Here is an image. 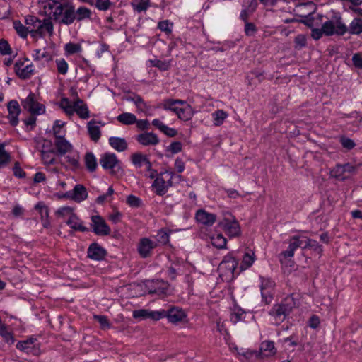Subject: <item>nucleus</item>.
Returning a JSON list of instances; mask_svg holds the SVG:
<instances>
[{
  "mask_svg": "<svg viewBox=\"0 0 362 362\" xmlns=\"http://www.w3.org/2000/svg\"><path fill=\"white\" fill-rule=\"evenodd\" d=\"M85 164L90 172H93L97 168V161L93 153L88 152L85 155Z\"/></svg>",
  "mask_w": 362,
  "mask_h": 362,
  "instance_id": "obj_38",
  "label": "nucleus"
},
{
  "mask_svg": "<svg viewBox=\"0 0 362 362\" xmlns=\"http://www.w3.org/2000/svg\"><path fill=\"white\" fill-rule=\"evenodd\" d=\"M186 316L185 311L177 307H172L168 310L165 311V317L168 318V321L172 323L181 322Z\"/></svg>",
  "mask_w": 362,
  "mask_h": 362,
  "instance_id": "obj_17",
  "label": "nucleus"
},
{
  "mask_svg": "<svg viewBox=\"0 0 362 362\" xmlns=\"http://www.w3.org/2000/svg\"><path fill=\"white\" fill-rule=\"evenodd\" d=\"M357 170V166L349 163L345 164H337L330 171V177H334L339 181H344L350 175L354 174Z\"/></svg>",
  "mask_w": 362,
  "mask_h": 362,
  "instance_id": "obj_7",
  "label": "nucleus"
},
{
  "mask_svg": "<svg viewBox=\"0 0 362 362\" xmlns=\"http://www.w3.org/2000/svg\"><path fill=\"white\" fill-rule=\"evenodd\" d=\"M55 152L59 156H64L67 153L71 151L73 146L66 139L65 136L63 138L54 139Z\"/></svg>",
  "mask_w": 362,
  "mask_h": 362,
  "instance_id": "obj_16",
  "label": "nucleus"
},
{
  "mask_svg": "<svg viewBox=\"0 0 362 362\" xmlns=\"http://www.w3.org/2000/svg\"><path fill=\"white\" fill-rule=\"evenodd\" d=\"M74 112L80 118L83 119H88L90 117L88 106L79 98L74 101Z\"/></svg>",
  "mask_w": 362,
  "mask_h": 362,
  "instance_id": "obj_24",
  "label": "nucleus"
},
{
  "mask_svg": "<svg viewBox=\"0 0 362 362\" xmlns=\"http://www.w3.org/2000/svg\"><path fill=\"white\" fill-rule=\"evenodd\" d=\"M13 25L16 32L21 37H27L28 33H30L29 28L23 25L20 21H14Z\"/></svg>",
  "mask_w": 362,
  "mask_h": 362,
  "instance_id": "obj_39",
  "label": "nucleus"
},
{
  "mask_svg": "<svg viewBox=\"0 0 362 362\" xmlns=\"http://www.w3.org/2000/svg\"><path fill=\"white\" fill-rule=\"evenodd\" d=\"M149 310L145 309L136 310L133 312V317L136 319L148 318Z\"/></svg>",
  "mask_w": 362,
  "mask_h": 362,
  "instance_id": "obj_63",
  "label": "nucleus"
},
{
  "mask_svg": "<svg viewBox=\"0 0 362 362\" xmlns=\"http://www.w3.org/2000/svg\"><path fill=\"white\" fill-rule=\"evenodd\" d=\"M117 119L124 125L133 124L136 122V117L129 112H124L117 116Z\"/></svg>",
  "mask_w": 362,
  "mask_h": 362,
  "instance_id": "obj_36",
  "label": "nucleus"
},
{
  "mask_svg": "<svg viewBox=\"0 0 362 362\" xmlns=\"http://www.w3.org/2000/svg\"><path fill=\"white\" fill-rule=\"evenodd\" d=\"M95 319L100 325L102 329H108L110 327V323L107 317L105 315H94Z\"/></svg>",
  "mask_w": 362,
  "mask_h": 362,
  "instance_id": "obj_60",
  "label": "nucleus"
},
{
  "mask_svg": "<svg viewBox=\"0 0 362 362\" xmlns=\"http://www.w3.org/2000/svg\"><path fill=\"white\" fill-rule=\"evenodd\" d=\"M135 105L139 112L147 113L151 110V106L141 97L136 98Z\"/></svg>",
  "mask_w": 362,
  "mask_h": 362,
  "instance_id": "obj_49",
  "label": "nucleus"
},
{
  "mask_svg": "<svg viewBox=\"0 0 362 362\" xmlns=\"http://www.w3.org/2000/svg\"><path fill=\"white\" fill-rule=\"evenodd\" d=\"M91 15V11L86 6H80L77 9H75V7L74 6L73 23L75 21L81 22L87 19H90Z\"/></svg>",
  "mask_w": 362,
  "mask_h": 362,
  "instance_id": "obj_22",
  "label": "nucleus"
},
{
  "mask_svg": "<svg viewBox=\"0 0 362 362\" xmlns=\"http://www.w3.org/2000/svg\"><path fill=\"white\" fill-rule=\"evenodd\" d=\"M26 62H28V59H25L24 61L18 60L14 65V71L16 75L22 79L30 78L34 73L33 64H25Z\"/></svg>",
  "mask_w": 362,
  "mask_h": 362,
  "instance_id": "obj_12",
  "label": "nucleus"
},
{
  "mask_svg": "<svg viewBox=\"0 0 362 362\" xmlns=\"http://www.w3.org/2000/svg\"><path fill=\"white\" fill-rule=\"evenodd\" d=\"M186 102L178 99H166L161 104L162 107L165 110H170L177 115L179 109V105H185Z\"/></svg>",
  "mask_w": 362,
  "mask_h": 362,
  "instance_id": "obj_25",
  "label": "nucleus"
},
{
  "mask_svg": "<svg viewBox=\"0 0 362 362\" xmlns=\"http://www.w3.org/2000/svg\"><path fill=\"white\" fill-rule=\"evenodd\" d=\"M33 58L35 61L44 60L46 62H49L52 60V55L45 48L37 49L34 50Z\"/></svg>",
  "mask_w": 362,
  "mask_h": 362,
  "instance_id": "obj_32",
  "label": "nucleus"
},
{
  "mask_svg": "<svg viewBox=\"0 0 362 362\" xmlns=\"http://www.w3.org/2000/svg\"><path fill=\"white\" fill-rule=\"evenodd\" d=\"M25 23L28 25L30 33L33 36L37 34L42 37L46 32L50 36L53 35V23L49 18L41 21L35 16H28L25 18Z\"/></svg>",
  "mask_w": 362,
  "mask_h": 362,
  "instance_id": "obj_4",
  "label": "nucleus"
},
{
  "mask_svg": "<svg viewBox=\"0 0 362 362\" xmlns=\"http://www.w3.org/2000/svg\"><path fill=\"white\" fill-rule=\"evenodd\" d=\"M295 48L296 49H301L306 46L307 40L304 35H298L294 39Z\"/></svg>",
  "mask_w": 362,
  "mask_h": 362,
  "instance_id": "obj_55",
  "label": "nucleus"
},
{
  "mask_svg": "<svg viewBox=\"0 0 362 362\" xmlns=\"http://www.w3.org/2000/svg\"><path fill=\"white\" fill-rule=\"evenodd\" d=\"M57 69V71L62 74L65 75L68 71V64L65 61L64 59H59L56 60Z\"/></svg>",
  "mask_w": 362,
  "mask_h": 362,
  "instance_id": "obj_53",
  "label": "nucleus"
},
{
  "mask_svg": "<svg viewBox=\"0 0 362 362\" xmlns=\"http://www.w3.org/2000/svg\"><path fill=\"white\" fill-rule=\"evenodd\" d=\"M35 209L39 211L41 219L43 218H49V209L43 202L37 203L35 206Z\"/></svg>",
  "mask_w": 362,
  "mask_h": 362,
  "instance_id": "obj_56",
  "label": "nucleus"
},
{
  "mask_svg": "<svg viewBox=\"0 0 362 362\" xmlns=\"http://www.w3.org/2000/svg\"><path fill=\"white\" fill-rule=\"evenodd\" d=\"M245 313L242 309H237L233 312L230 315V320L233 323L236 324L237 322L244 320Z\"/></svg>",
  "mask_w": 362,
  "mask_h": 362,
  "instance_id": "obj_51",
  "label": "nucleus"
},
{
  "mask_svg": "<svg viewBox=\"0 0 362 362\" xmlns=\"http://www.w3.org/2000/svg\"><path fill=\"white\" fill-rule=\"evenodd\" d=\"M195 218L197 222L207 226H211L216 221V216L204 209H199L196 213Z\"/></svg>",
  "mask_w": 362,
  "mask_h": 362,
  "instance_id": "obj_15",
  "label": "nucleus"
},
{
  "mask_svg": "<svg viewBox=\"0 0 362 362\" xmlns=\"http://www.w3.org/2000/svg\"><path fill=\"white\" fill-rule=\"evenodd\" d=\"M148 160V156L141 153H134L131 156L132 163L136 168H141Z\"/></svg>",
  "mask_w": 362,
  "mask_h": 362,
  "instance_id": "obj_37",
  "label": "nucleus"
},
{
  "mask_svg": "<svg viewBox=\"0 0 362 362\" xmlns=\"http://www.w3.org/2000/svg\"><path fill=\"white\" fill-rule=\"evenodd\" d=\"M55 150L52 149L51 151H43L40 153L41 158L42 160V163L45 165H52L55 163L56 160L55 158L53 156V154L55 153Z\"/></svg>",
  "mask_w": 362,
  "mask_h": 362,
  "instance_id": "obj_41",
  "label": "nucleus"
},
{
  "mask_svg": "<svg viewBox=\"0 0 362 362\" xmlns=\"http://www.w3.org/2000/svg\"><path fill=\"white\" fill-rule=\"evenodd\" d=\"M149 62L153 66L157 67L160 71H167L170 67V63L168 61H161L160 59H150Z\"/></svg>",
  "mask_w": 362,
  "mask_h": 362,
  "instance_id": "obj_46",
  "label": "nucleus"
},
{
  "mask_svg": "<svg viewBox=\"0 0 362 362\" xmlns=\"http://www.w3.org/2000/svg\"><path fill=\"white\" fill-rule=\"evenodd\" d=\"M21 105L32 115H40L45 112V106L37 102L36 96L33 93L21 100Z\"/></svg>",
  "mask_w": 362,
  "mask_h": 362,
  "instance_id": "obj_8",
  "label": "nucleus"
},
{
  "mask_svg": "<svg viewBox=\"0 0 362 362\" xmlns=\"http://www.w3.org/2000/svg\"><path fill=\"white\" fill-rule=\"evenodd\" d=\"M0 53L1 54H11V49L7 40L4 39L0 40Z\"/></svg>",
  "mask_w": 362,
  "mask_h": 362,
  "instance_id": "obj_61",
  "label": "nucleus"
},
{
  "mask_svg": "<svg viewBox=\"0 0 362 362\" xmlns=\"http://www.w3.org/2000/svg\"><path fill=\"white\" fill-rule=\"evenodd\" d=\"M345 31V23L343 22L341 16L335 15L330 20L325 21L322 24V28H312L311 37L317 40L322 37L323 34L327 36L343 35Z\"/></svg>",
  "mask_w": 362,
  "mask_h": 362,
  "instance_id": "obj_2",
  "label": "nucleus"
},
{
  "mask_svg": "<svg viewBox=\"0 0 362 362\" xmlns=\"http://www.w3.org/2000/svg\"><path fill=\"white\" fill-rule=\"evenodd\" d=\"M178 118L184 121H188L192 119L193 116L192 108L190 105H186L183 107H180L177 112Z\"/></svg>",
  "mask_w": 362,
  "mask_h": 362,
  "instance_id": "obj_35",
  "label": "nucleus"
},
{
  "mask_svg": "<svg viewBox=\"0 0 362 362\" xmlns=\"http://www.w3.org/2000/svg\"><path fill=\"white\" fill-rule=\"evenodd\" d=\"M346 33H349L351 35H359L362 33V18H354L350 23L349 27L345 25Z\"/></svg>",
  "mask_w": 362,
  "mask_h": 362,
  "instance_id": "obj_26",
  "label": "nucleus"
},
{
  "mask_svg": "<svg viewBox=\"0 0 362 362\" xmlns=\"http://www.w3.org/2000/svg\"><path fill=\"white\" fill-rule=\"evenodd\" d=\"M238 266V261L230 255L224 257L220 263L221 269H226L227 273L233 274Z\"/></svg>",
  "mask_w": 362,
  "mask_h": 362,
  "instance_id": "obj_21",
  "label": "nucleus"
},
{
  "mask_svg": "<svg viewBox=\"0 0 362 362\" xmlns=\"http://www.w3.org/2000/svg\"><path fill=\"white\" fill-rule=\"evenodd\" d=\"M90 226L93 231L98 235H108L111 233V229L106 223L105 219L99 216L94 215L91 216Z\"/></svg>",
  "mask_w": 362,
  "mask_h": 362,
  "instance_id": "obj_10",
  "label": "nucleus"
},
{
  "mask_svg": "<svg viewBox=\"0 0 362 362\" xmlns=\"http://www.w3.org/2000/svg\"><path fill=\"white\" fill-rule=\"evenodd\" d=\"M167 149L173 154L177 153L182 151V144L180 141H173L169 146H168Z\"/></svg>",
  "mask_w": 362,
  "mask_h": 362,
  "instance_id": "obj_62",
  "label": "nucleus"
},
{
  "mask_svg": "<svg viewBox=\"0 0 362 362\" xmlns=\"http://www.w3.org/2000/svg\"><path fill=\"white\" fill-rule=\"evenodd\" d=\"M11 160L10 154L5 151V145L0 144V168L5 166Z\"/></svg>",
  "mask_w": 362,
  "mask_h": 362,
  "instance_id": "obj_45",
  "label": "nucleus"
},
{
  "mask_svg": "<svg viewBox=\"0 0 362 362\" xmlns=\"http://www.w3.org/2000/svg\"><path fill=\"white\" fill-rule=\"evenodd\" d=\"M91 6H95L99 11H105L110 8L113 4L110 0H93V4Z\"/></svg>",
  "mask_w": 362,
  "mask_h": 362,
  "instance_id": "obj_43",
  "label": "nucleus"
},
{
  "mask_svg": "<svg viewBox=\"0 0 362 362\" xmlns=\"http://www.w3.org/2000/svg\"><path fill=\"white\" fill-rule=\"evenodd\" d=\"M212 115L214 117V125L219 126L223 124V121L227 117L228 114L222 110H218L215 111Z\"/></svg>",
  "mask_w": 362,
  "mask_h": 362,
  "instance_id": "obj_44",
  "label": "nucleus"
},
{
  "mask_svg": "<svg viewBox=\"0 0 362 362\" xmlns=\"http://www.w3.org/2000/svg\"><path fill=\"white\" fill-rule=\"evenodd\" d=\"M44 11L49 19L59 25H70L73 23L74 4L70 1L47 0L44 5Z\"/></svg>",
  "mask_w": 362,
  "mask_h": 362,
  "instance_id": "obj_1",
  "label": "nucleus"
},
{
  "mask_svg": "<svg viewBox=\"0 0 362 362\" xmlns=\"http://www.w3.org/2000/svg\"><path fill=\"white\" fill-rule=\"evenodd\" d=\"M211 243L218 249H223L226 247L227 240L221 234H218L211 238Z\"/></svg>",
  "mask_w": 362,
  "mask_h": 362,
  "instance_id": "obj_47",
  "label": "nucleus"
},
{
  "mask_svg": "<svg viewBox=\"0 0 362 362\" xmlns=\"http://www.w3.org/2000/svg\"><path fill=\"white\" fill-rule=\"evenodd\" d=\"M150 0H132V6L137 12H141L147 10L149 6Z\"/></svg>",
  "mask_w": 362,
  "mask_h": 362,
  "instance_id": "obj_42",
  "label": "nucleus"
},
{
  "mask_svg": "<svg viewBox=\"0 0 362 362\" xmlns=\"http://www.w3.org/2000/svg\"><path fill=\"white\" fill-rule=\"evenodd\" d=\"M158 244L148 238H141L138 245L137 251L142 258H148L152 255L153 250L156 247Z\"/></svg>",
  "mask_w": 362,
  "mask_h": 362,
  "instance_id": "obj_11",
  "label": "nucleus"
},
{
  "mask_svg": "<svg viewBox=\"0 0 362 362\" xmlns=\"http://www.w3.org/2000/svg\"><path fill=\"white\" fill-rule=\"evenodd\" d=\"M81 49V45H79L78 44L69 42L65 45V51L69 54H73L79 52Z\"/></svg>",
  "mask_w": 362,
  "mask_h": 362,
  "instance_id": "obj_57",
  "label": "nucleus"
},
{
  "mask_svg": "<svg viewBox=\"0 0 362 362\" xmlns=\"http://www.w3.org/2000/svg\"><path fill=\"white\" fill-rule=\"evenodd\" d=\"M35 147L38 150L40 153L43 151H51L52 148V142L50 140L44 139L42 137H37L34 139Z\"/></svg>",
  "mask_w": 362,
  "mask_h": 362,
  "instance_id": "obj_29",
  "label": "nucleus"
},
{
  "mask_svg": "<svg viewBox=\"0 0 362 362\" xmlns=\"http://www.w3.org/2000/svg\"><path fill=\"white\" fill-rule=\"evenodd\" d=\"M110 145L119 152L124 151L127 149L128 144L123 138L112 136L109 139Z\"/></svg>",
  "mask_w": 362,
  "mask_h": 362,
  "instance_id": "obj_30",
  "label": "nucleus"
},
{
  "mask_svg": "<svg viewBox=\"0 0 362 362\" xmlns=\"http://www.w3.org/2000/svg\"><path fill=\"white\" fill-rule=\"evenodd\" d=\"M173 173L170 171H165L160 173L154 180L152 184L153 188L157 195H164L168 188L173 185L172 179L173 177Z\"/></svg>",
  "mask_w": 362,
  "mask_h": 362,
  "instance_id": "obj_6",
  "label": "nucleus"
},
{
  "mask_svg": "<svg viewBox=\"0 0 362 362\" xmlns=\"http://www.w3.org/2000/svg\"><path fill=\"white\" fill-rule=\"evenodd\" d=\"M66 224L73 230L76 231L86 232L88 228L83 225V223L80 221L79 218L76 214H72L66 221Z\"/></svg>",
  "mask_w": 362,
  "mask_h": 362,
  "instance_id": "obj_27",
  "label": "nucleus"
},
{
  "mask_svg": "<svg viewBox=\"0 0 362 362\" xmlns=\"http://www.w3.org/2000/svg\"><path fill=\"white\" fill-rule=\"evenodd\" d=\"M107 254V251L96 243L90 244L87 250V257L95 261L104 259Z\"/></svg>",
  "mask_w": 362,
  "mask_h": 362,
  "instance_id": "obj_13",
  "label": "nucleus"
},
{
  "mask_svg": "<svg viewBox=\"0 0 362 362\" xmlns=\"http://www.w3.org/2000/svg\"><path fill=\"white\" fill-rule=\"evenodd\" d=\"M113 194L114 189L112 187H110L105 194L97 197L96 202L99 204H103L105 202H110Z\"/></svg>",
  "mask_w": 362,
  "mask_h": 362,
  "instance_id": "obj_50",
  "label": "nucleus"
},
{
  "mask_svg": "<svg viewBox=\"0 0 362 362\" xmlns=\"http://www.w3.org/2000/svg\"><path fill=\"white\" fill-rule=\"evenodd\" d=\"M244 31L247 36H252L257 31V28L253 23L246 22L245 23Z\"/></svg>",
  "mask_w": 362,
  "mask_h": 362,
  "instance_id": "obj_59",
  "label": "nucleus"
},
{
  "mask_svg": "<svg viewBox=\"0 0 362 362\" xmlns=\"http://www.w3.org/2000/svg\"><path fill=\"white\" fill-rule=\"evenodd\" d=\"M56 214L59 216L65 217V216H71L72 214H74L73 211V208L70 206H63L59 208Z\"/></svg>",
  "mask_w": 362,
  "mask_h": 362,
  "instance_id": "obj_58",
  "label": "nucleus"
},
{
  "mask_svg": "<svg viewBox=\"0 0 362 362\" xmlns=\"http://www.w3.org/2000/svg\"><path fill=\"white\" fill-rule=\"evenodd\" d=\"M156 238L158 245H165L169 242V233L165 229H161L158 232Z\"/></svg>",
  "mask_w": 362,
  "mask_h": 362,
  "instance_id": "obj_48",
  "label": "nucleus"
},
{
  "mask_svg": "<svg viewBox=\"0 0 362 362\" xmlns=\"http://www.w3.org/2000/svg\"><path fill=\"white\" fill-rule=\"evenodd\" d=\"M255 255L253 252H245L243 257V260L240 264V270L243 271L250 268L254 263Z\"/></svg>",
  "mask_w": 362,
  "mask_h": 362,
  "instance_id": "obj_34",
  "label": "nucleus"
},
{
  "mask_svg": "<svg viewBox=\"0 0 362 362\" xmlns=\"http://www.w3.org/2000/svg\"><path fill=\"white\" fill-rule=\"evenodd\" d=\"M127 203L133 208H139L142 206V201L140 198L130 194L127 197Z\"/></svg>",
  "mask_w": 362,
  "mask_h": 362,
  "instance_id": "obj_52",
  "label": "nucleus"
},
{
  "mask_svg": "<svg viewBox=\"0 0 362 362\" xmlns=\"http://www.w3.org/2000/svg\"><path fill=\"white\" fill-rule=\"evenodd\" d=\"M59 106L69 115H72L74 112V103L72 104L67 98L61 99Z\"/></svg>",
  "mask_w": 362,
  "mask_h": 362,
  "instance_id": "obj_40",
  "label": "nucleus"
},
{
  "mask_svg": "<svg viewBox=\"0 0 362 362\" xmlns=\"http://www.w3.org/2000/svg\"><path fill=\"white\" fill-rule=\"evenodd\" d=\"M173 23L168 20L160 21L158 24V28L166 34H170L172 33Z\"/></svg>",
  "mask_w": 362,
  "mask_h": 362,
  "instance_id": "obj_54",
  "label": "nucleus"
},
{
  "mask_svg": "<svg viewBox=\"0 0 362 362\" xmlns=\"http://www.w3.org/2000/svg\"><path fill=\"white\" fill-rule=\"evenodd\" d=\"M261 354L265 356H273L276 354V349H275L274 342L272 341H264L260 345Z\"/></svg>",
  "mask_w": 362,
  "mask_h": 362,
  "instance_id": "obj_31",
  "label": "nucleus"
},
{
  "mask_svg": "<svg viewBox=\"0 0 362 362\" xmlns=\"http://www.w3.org/2000/svg\"><path fill=\"white\" fill-rule=\"evenodd\" d=\"M152 124L169 137H174L177 134L175 129L168 127L158 119H154L152 121Z\"/></svg>",
  "mask_w": 362,
  "mask_h": 362,
  "instance_id": "obj_28",
  "label": "nucleus"
},
{
  "mask_svg": "<svg viewBox=\"0 0 362 362\" xmlns=\"http://www.w3.org/2000/svg\"><path fill=\"white\" fill-rule=\"evenodd\" d=\"M76 202H80L85 200L88 197V192L86 187L83 185H76L71 192V195L69 196Z\"/></svg>",
  "mask_w": 362,
  "mask_h": 362,
  "instance_id": "obj_23",
  "label": "nucleus"
},
{
  "mask_svg": "<svg viewBox=\"0 0 362 362\" xmlns=\"http://www.w3.org/2000/svg\"><path fill=\"white\" fill-rule=\"evenodd\" d=\"M8 111V119L13 127H16L18 123V115L21 113L20 105L17 100H12L7 104Z\"/></svg>",
  "mask_w": 362,
  "mask_h": 362,
  "instance_id": "obj_14",
  "label": "nucleus"
},
{
  "mask_svg": "<svg viewBox=\"0 0 362 362\" xmlns=\"http://www.w3.org/2000/svg\"><path fill=\"white\" fill-rule=\"evenodd\" d=\"M352 62L356 68L359 69H362V55L361 53L354 54L352 56Z\"/></svg>",
  "mask_w": 362,
  "mask_h": 362,
  "instance_id": "obj_64",
  "label": "nucleus"
},
{
  "mask_svg": "<svg viewBox=\"0 0 362 362\" xmlns=\"http://www.w3.org/2000/svg\"><path fill=\"white\" fill-rule=\"evenodd\" d=\"M303 243V241L300 240L299 236L294 235L291 237L289 240V245L288 249L281 252L279 255L280 262H283L284 259L293 257L296 250L298 247H302L303 250L311 249L320 255L322 254V246L320 245L315 240L307 238L304 246H302Z\"/></svg>",
  "mask_w": 362,
  "mask_h": 362,
  "instance_id": "obj_3",
  "label": "nucleus"
},
{
  "mask_svg": "<svg viewBox=\"0 0 362 362\" xmlns=\"http://www.w3.org/2000/svg\"><path fill=\"white\" fill-rule=\"evenodd\" d=\"M225 233L230 237H236L240 234V227L238 221H225L221 223Z\"/></svg>",
  "mask_w": 362,
  "mask_h": 362,
  "instance_id": "obj_19",
  "label": "nucleus"
},
{
  "mask_svg": "<svg viewBox=\"0 0 362 362\" xmlns=\"http://www.w3.org/2000/svg\"><path fill=\"white\" fill-rule=\"evenodd\" d=\"M100 164L105 170H110L112 175H116L120 170L119 160L114 153H105L100 158Z\"/></svg>",
  "mask_w": 362,
  "mask_h": 362,
  "instance_id": "obj_9",
  "label": "nucleus"
},
{
  "mask_svg": "<svg viewBox=\"0 0 362 362\" xmlns=\"http://www.w3.org/2000/svg\"><path fill=\"white\" fill-rule=\"evenodd\" d=\"M65 122L61 120H56L54 123L52 130L54 139L63 138L66 135V130L63 129Z\"/></svg>",
  "mask_w": 362,
  "mask_h": 362,
  "instance_id": "obj_33",
  "label": "nucleus"
},
{
  "mask_svg": "<svg viewBox=\"0 0 362 362\" xmlns=\"http://www.w3.org/2000/svg\"><path fill=\"white\" fill-rule=\"evenodd\" d=\"M137 141L143 146H155L160 141L158 136L153 132H145L136 136Z\"/></svg>",
  "mask_w": 362,
  "mask_h": 362,
  "instance_id": "obj_18",
  "label": "nucleus"
},
{
  "mask_svg": "<svg viewBox=\"0 0 362 362\" xmlns=\"http://www.w3.org/2000/svg\"><path fill=\"white\" fill-rule=\"evenodd\" d=\"M99 123L95 119H91L87 124L88 135L90 139L94 142H98L101 136L100 127L98 125Z\"/></svg>",
  "mask_w": 362,
  "mask_h": 362,
  "instance_id": "obj_20",
  "label": "nucleus"
},
{
  "mask_svg": "<svg viewBox=\"0 0 362 362\" xmlns=\"http://www.w3.org/2000/svg\"><path fill=\"white\" fill-rule=\"evenodd\" d=\"M296 306L293 295L286 297L280 303L274 305L269 314L277 322H283Z\"/></svg>",
  "mask_w": 362,
  "mask_h": 362,
  "instance_id": "obj_5",
  "label": "nucleus"
}]
</instances>
